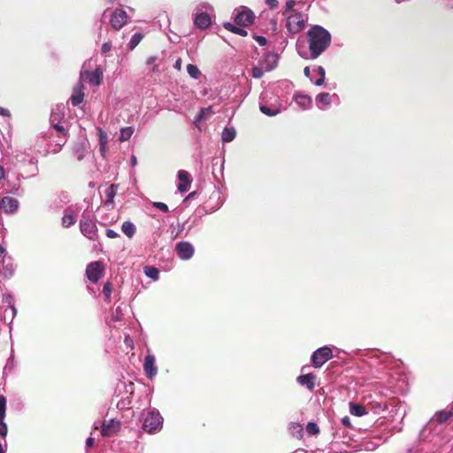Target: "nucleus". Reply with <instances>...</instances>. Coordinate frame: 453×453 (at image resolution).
I'll use <instances>...</instances> for the list:
<instances>
[{"instance_id":"obj_57","label":"nucleus","mask_w":453,"mask_h":453,"mask_svg":"<svg viewBox=\"0 0 453 453\" xmlns=\"http://www.w3.org/2000/svg\"><path fill=\"white\" fill-rule=\"evenodd\" d=\"M4 251L5 250L2 246H0V257L4 255Z\"/></svg>"},{"instance_id":"obj_34","label":"nucleus","mask_w":453,"mask_h":453,"mask_svg":"<svg viewBox=\"0 0 453 453\" xmlns=\"http://www.w3.org/2000/svg\"><path fill=\"white\" fill-rule=\"evenodd\" d=\"M317 101L328 105L331 102V96L328 93H320L317 96Z\"/></svg>"},{"instance_id":"obj_51","label":"nucleus","mask_w":453,"mask_h":453,"mask_svg":"<svg viewBox=\"0 0 453 453\" xmlns=\"http://www.w3.org/2000/svg\"><path fill=\"white\" fill-rule=\"evenodd\" d=\"M0 115L2 116H10V111L8 109L0 106Z\"/></svg>"},{"instance_id":"obj_1","label":"nucleus","mask_w":453,"mask_h":453,"mask_svg":"<svg viewBox=\"0 0 453 453\" xmlns=\"http://www.w3.org/2000/svg\"><path fill=\"white\" fill-rule=\"evenodd\" d=\"M311 58L315 59L322 54L331 43V35L320 26L312 27L307 33Z\"/></svg>"},{"instance_id":"obj_3","label":"nucleus","mask_w":453,"mask_h":453,"mask_svg":"<svg viewBox=\"0 0 453 453\" xmlns=\"http://www.w3.org/2000/svg\"><path fill=\"white\" fill-rule=\"evenodd\" d=\"M80 229L82 234L89 240L95 241L98 238L96 223L87 217L85 213L82 214L80 220Z\"/></svg>"},{"instance_id":"obj_18","label":"nucleus","mask_w":453,"mask_h":453,"mask_svg":"<svg viewBox=\"0 0 453 453\" xmlns=\"http://www.w3.org/2000/svg\"><path fill=\"white\" fill-rule=\"evenodd\" d=\"M452 417H453V409L443 410V411H437L434 414L432 421H434L438 424H443V423L447 422Z\"/></svg>"},{"instance_id":"obj_4","label":"nucleus","mask_w":453,"mask_h":453,"mask_svg":"<svg viewBox=\"0 0 453 453\" xmlns=\"http://www.w3.org/2000/svg\"><path fill=\"white\" fill-rule=\"evenodd\" d=\"M332 357V349L327 346L321 347L313 352L311 357L312 365L315 368H319Z\"/></svg>"},{"instance_id":"obj_49","label":"nucleus","mask_w":453,"mask_h":453,"mask_svg":"<svg viewBox=\"0 0 453 453\" xmlns=\"http://www.w3.org/2000/svg\"><path fill=\"white\" fill-rule=\"evenodd\" d=\"M94 444H95V440H94V438H92V437H88V438L87 439V441H86V445H87V447L91 448V447H93V446H94Z\"/></svg>"},{"instance_id":"obj_61","label":"nucleus","mask_w":453,"mask_h":453,"mask_svg":"<svg viewBox=\"0 0 453 453\" xmlns=\"http://www.w3.org/2000/svg\"><path fill=\"white\" fill-rule=\"evenodd\" d=\"M194 195H195V192H192V193H190V194L188 195V197H194Z\"/></svg>"},{"instance_id":"obj_47","label":"nucleus","mask_w":453,"mask_h":453,"mask_svg":"<svg viewBox=\"0 0 453 453\" xmlns=\"http://www.w3.org/2000/svg\"><path fill=\"white\" fill-rule=\"evenodd\" d=\"M53 127H54L57 131H58V132L62 133L64 135H66L67 132L65 131V129L64 128V127H63V126H60L59 124H55V125H53Z\"/></svg>"},{"instance_id":"obj_46","label":"nucleus","mask_w":453,"mask_h":453,"mask_svg":"<svg viewBox=\"0 0 453 453\" xmlns=\"http://www.w3.org/2000/svg\"><path fill=\"white\" fill-rule=\"evenodd\" d=\"M265 4L271 8L274 9L278 5V0H265Z\"/></svg>"},{"instance_id":"obj_59","label":"nucleus","mask_w":453,"mask_h":453,"mask_svg":"<svg viewBox=\"0 0 453 453\" xmlns=\"http://www.w3.org/2000/svg\"><path fill=\"white\" fill-rule=\"evenodd\" d=\"M154 59H155L154 58H149V59L147 60V64H148V65L151 64V63L154 61Z\"/></svg>"},{"instance_id":"obj_28","label":"nucleus","mask_w":453,"mask_h":453,"mask_svg":"<svg viewBox=\"0 0 453 453\" xmlns=\"http://www.w3.org/2000/svg\"><path fill=\"white\" fill-rule=\"evenodd\" d=\"M143 35L141 33H135L132 35L131 40L128 43V47L130 50H134L142 40Z\"/></svg>"},{"instance_id":"obj_10","label":"nucleus","mask_w":453,"mask_h":453,"mask_svg":"<svg viewBox=\"0 0 453 453\" xmlns=\"http://www.w3.org/2000/svg\"><path fill=\"white\" fill-rule=\"evenodd\" d=\"M19 206V201L12 196H4L0 199V209L5 213L11 214L18 211Z\"/></svg>"},{"instance_id":"obj_21","label":"nucleus","mask_w":453,"mask_h":453,"mask_svg":"<svg viewBox=\"0 0 453 453\" xmlns=\"http://www.w3.org/2000/svg\"><path fill=\"white\" fill-rule=\"evenodd\" d=\"M116 189H117V186L114 184H111L105 189V192H104L105 196H106V199L104 202L105 206L112 205L113 198L116 195Z\"/></svg>"},{"instance_id":"obj_63","label":"nucleus","mask_w":453,"mask_h":453,"mask_svg":"<svg viewBox=\"0 0 453 453\" xmlns=\"http://www.w3.org/2000/svg\"><path fill=\"white\" fill-rule=\"evenodd\" d=\"M274 66H270L269 68H267V71H270L273 68Z\"/></svg>"},{"instance_id":"obj_48","label":"nucleus","mask_w":453,"mask_h":453,"mask_svg":"<svg viewBox=\"0 0 453 453\" xmlns=\"http://www.w3.org/2000/svg\"><path fill=\"white\" fill-rule=\"evenodd\" d=\"M342 424L346 427L351 426L350 419L348 416H345L344 418H342Z\"/></svg>"},{"instance_id":"obj_15","label":"nucleus","mask_w":453,"mask_h":453,"mask_svg":"<svg viewBox=\"0 0 453 453\" xmlns=\"http://www.w3.org/2000/svg\"><path fill=\"white\" fill-rule=\"evenodd\" d=\"M83 88L84 86L81 82L78 83L75 87H73V94L70 97L71 103L73 106H77L82 103L84 99Z\"/></svg>"},{"instance_id":"obj_42","label":"nucleus","mask_w":453,"mask_h":453,"mask_svg":"<svg viewBox=\"0 0 453 453\" xmlns=\"http://www.w3.org/2000/svg\"><path fill=\"white\" fill-rule=\"evenodd\" d=\"M296 5V1L295 0H287L286 3H285V12H284V14L288 12H292V9L293 7Z\"/></svg>"},{"instance_id":"obj_9","label":"nucleus","mask_w":453,"mask_h":453,"mask_svg":"<svg viewBox=\"0 0 453 453\" xmlns=\"http://www.w3.org/2000/svg\"><path fill=\"white\" fill-rule=\"evenodd\" d=\"M178 257L182 260H188L194 255L195 250L192 244L188 242H180L175 247Z\"/></svg>"},{"instance_id":"obj_11","label":"nucleus","mask_w":453,"mask_h":453,"mask_svg":"<svg viewBox=\"0 0 453 453\" xmlns=\"http://www.w3.org/2000/svg\"><path fill=\"white\" fill-rule=\"evenodd\" d=\"M81 77L95 86H99L103 80V71L100 67H96L93 72L81 73Z\"/></svg>"},{"instance_id":"obj_50","label":"nucleus","mask_w":453,"mask_h":453,"mask_svg":"<svg viewBox=\"0 0 453 453\" xmlns=\"http://www.w3.org/2000/svg\"><path fill=\"white\" fill-rule=\"evenodd\" d=\"M317 72H318V73H319V75L320 77H325L326 76V71H325L323 66H319L318 69H317Z\"/></svg>"},{"instance_id":"obj_52","label":"nucleus","mask_w":453,"mask_h":453,"mask_svg":"<svg viewBox=\"0 0 453 453\" xmlns=\"http://www.w3.org/2000/svg\"><path fill=\"white\" fill-rule=\"evenodd\" d=\"M181 65H182V61L180 58H178L174 63V68H176L177 70H180Z\"/></svg>"},{"instance_id":"obj_55","label":"nucleus","mask_w":453,"mask_h":453,"mask_svg":"<svg viewBox=\"0 0 453 453\" xmlns=\"http://www.w3.org/2000/svg\"><path fill=\"white\" fill-rule=\"evenodd\" d=\"M271 58L274 63L276 62V56L274 54H268L266 57V61H269Z\"/></svg>"},{"instance_id":"obj_17","label":"nucleus","mask_w":453,"mask_h":453,"mask_svg":"<svg viewBox=\"0 0 453 453\" xmlns=\"http://www.w3.org/2000/svg\"><path fill=\"white\" fill-rule=\"evenodd\" d=\"M315 375L308 373L297 377L296 380L300 385L305 386L310 390H313L315 388Z\"/></svg>"},{"instance_id":"obj_56","label":"nucleus","mask_w":453,"mask_h":453,"mask_svg":"<svg viewBox=\"0 0 453 453\" xmlns=\"http://www.w3.org/2000/svg\"><path fill=\"white\" fill-rule=\"evenodd\" d=\"M310 67L309 66H306L304 69H303V73L306 77H309L310 76Z\"/></svg>"},{"instance_id":"obj_45","label":"nucleus","mask_w":453,"mask_h":453,"mask_svg":"<svg viewBox=\"0 0 453 453\" xmlns=\"http://www.w3.org/2000/svg\"><path fill=\"white\" fill-rule=\"evenodd\" d=\"M106 236L109 237V238H116L119 236V234L117 232H115L114 230L112 229H107L106 230Z\"/></svg>"},{"instance_id":"obj_26","label":"nucleus","mask_w":453,"mask_h":453,"mask_svg":"<svg viewBox=\"0 0 453 453\" xmlns=\"http://www.w3.org/2000/svg\"><path fill=\"white\" fill-rule=\"evenodd\" d=\"M98 135H99V144H100V151L104 153L107 144V134L102 129L98 128Z\"/></svg>"},{"instance_id":"obj_64","label":"nucleus","mask_w":453,"mask_h":453,"mask_svg":"<svg viewBox=\"0 0 453 453\" xmlns=\"http://www.w3.org/2000/svg\"><path fill=\"white\" fill-rule=\"evenodd\" d=\"M295 1L296 2L297 0H295Z\"/></svg>"},{"instance_id":"obj_25","label":"nucleus","mask_w":453,"mask_h":453,"mask_svg":"<svg viewBox=\"0 0 453 453\" xmlns=\"http://www.w3.org/2000/svg\"><path fill=\"white\" fill-rule=\"evenodd\" d=\"M133 133H134V128L132 127H122L120 129V135L119 137V140L120 142L127 141L130 139Z\"/></svg>"},{"instance_id":"obj_6","label":"nucleus","mask_w":453,"mask_h":453,"mask_svg":"<svg viewBox=\"0 0 453 453\" xmlns=\"http://www.w3.org/2000/svg\"><path fill=\"white\" fill-rule=\"evenodd\" d=\"M162 425V417L158 412H150L144 419L142 427L149 433L157 430Z\"/></svg>"},{"instance_id":"obj_7","label":"nucleus","mask_w":453,"mask_h":453,"mask_svg":"<svg viewBox=\"0 0 453 453\" xmlns=\"http://www.w3.org/2000/svg\"><path fill=\"white\" fill-rule=\"evenodd\" d=\"M127 22V14L122 9H116L110 19V24L114 30L121 29Z\"/></svg>"},{"instance_id":"obj_27","label":"nucleus","mask_w":453,"mask_h":453,"mask_svg":"<svg viewBox=\"0 0 453 453\" xmlns=\"http://www.w3.org/2000/svg\"><path fill=\"white\" fill-rule=\"evenodd\" d=\"M144 273L149 278L154 280H157L159 277V271L153 266H145Z\"/></svg>"},{"instance_id":"obj_5","label":"nucleus","mask_w":453,"mask_h":453,"mask_svg":"<svg viewBox=\"0 0 453 453\" xmlns=\"http://www.w3.org/2000/svg\"><path fill=\"white\" fill-rule=\"evenodd\" d=\"M104 271V264L101 261H95L88 265L86 268V276L91 282L96 283L101 279Z\"/></svg>"},{"instance_id":"obj_8","label":"nucleus","mask_w":453,"mask_h":453,"mask_svg":"<svg viewBox=\"0 0 453 453\" xmlns=\"http://www.w3.org/2000/svg\"><path fill=\"white\" fill-rule=\"evenodd\" d=\"M255 15L253 12L250 9L243 8L236 13L234 22L238 26L248 27L253 23Z\"/></svg>"},{"instance_id":"obj_19","label":"nucleus","mask_w":453,"mask_h":453,"mask_svg":"<svg viewBox=\"0 0 453 453\" xmlns=\"http://www.w3.org/2000/svg\"><path fill=\"white\" fill-rule=\"evenodd\" d=\"M288 431L291 434V435L296 440H301L303 436V426L299 423H291L288 427Z\"/></svg>"},{"instance_id":"obj_23","label":"nucleus","mask_w":453,"mask_h":453,"mask_svg":"<svg viewBox=\"0 0 453 453\" xmlns=\"http://www.w3.org/2000/svg\"><path fill=\"white\" fill-rule=\"evenodd\" d=\"M223 27L226 30H228V31H230V32H232L234 34L239 35L241 36H246L248 35L246 30H244L243 28L238 27L237 26H234V25H233L230 22H225L223 24Z\"/></svg>"},{"instance_id":"obj_35","label":"nucleus","mask_w":453,"mask_h":453,"mask_svg":"<svg viewBox=\"0 0 453 453\" xmlns=\"http://www.w3.org/2000/svg\"><path fill=\"white\" fill-rule=\"evenodd\" d=\"M6 410V398L4 395H0V419H4Z\"/></svg>"},{"instance_id":"obj_20","label":"nucleus","mask_w":453,"mask_h":453,"mask_svg":"<svg viewBox=\"0 0 453 453\" xmlns=\"http://www.w3.org/2000/svg\"><path fill=\"white\" fill-rule=\"evenodd\" d=\"M349 411L352 415L357 417H362L367 414L366 408L364 405L353 403H349Z\"/></svg>"},{"instance_id":"obj_14","label":"nucleus","mask_w":453,"mask_h":453,"mask_svg":"<svg viewBox=\"0 0 453 453\" xmlns=\"http://www.w3.org/2000/svg\"><path fill=\"white\" fill-rule=\"evenodd\" d=\"M178 179L180 180L178 190L181 193L187 192L192 182L190 174L187 171L180 170L178 172Z\"/></svg>"},{"instance_id":"obj_58","label":"nucleus","mask_w":453,"mask_h":453,"mask_svg":"<svg viewBox=\"0 0 453 453\" xmlns=\"http://www.w3.org/2000/svg\"><path fill=\"white\" fill-rule=\"evenodd\" d=\"M65 143V141H58V143H57V145H58V146H60V147H61V146H62V145H64Z\"/></svg>"},{"instance_id":"obj_41","label":"nucleus","mask_w":453,"mask_h":453,"mask_svg":"<svg viewBox=\"0 0 453 453\" xmlns=\"http://www.w3.org/2000/svg\"><path fill=\"white\" fill-rule=\"evenodd\" d=\"M8 428L4 419H0V435L5 437L7 435Z\"/></svg>"},{"instance_id":"obj_2","label":"nucleus","mask_w":453,"mask_h":453,"mask_svg":"<svg viewBox=\"0 0 453 453\" xmlns=\"http://www.w3.org/2000/svg\"><path fill=\"white\" fill-rule=\"evenodd\" d=\"M288 32L297 34L305 27V19L302 12L292 11L287 17V25Z\"/></svg>"},{"instance_id":"obj_62","label":"nucleus","mask_w":453,"mask_h":453,"mask_svg":"<svg viewBox=\"0 0 453 453\" xmlns=\"http://www.w3.org/2000/svg\"><path fill=\"white\" fill-rule=\"evenodd\" d=\"M133 163L135 164L136 163V158L135 157H133Z\"/></svg>"},{"instance_id":"obj_40","label":"nucleus","mask_w":453,"mask_h":453,"mask_svg":"<svg viewBox=\"0 0 453 453\" xmlns=\"http://www.w3.org/2000/svg\"><path fill=\"white\" fill-rule=\"evenodd\" d=\"M252 76L256 79L262 78L264 76V71L262 68L258 66H255L252 68Z\"/></svg>"},{"instance_id":"obj_33","label":"nucleus","mask_w":453,"mask_h":453,"mask_svg":"<svg viewBox=\"0 0 453 453\" xmlns=\"http://www.w3.org/2000/svg\"><path fill=\"white\" fill-rule=\"evenodd\" d=\"M260 111L261 112H263L264 114L269 116V117H273V116H275L276 114L279 113V110L277 109H272L266 105H261L260 106Z\"/></svg>"},{"instance_id":"obj_12","label":"nucleus","mask_w":453,"mask_h":453,"mask_svg":"<svg viewBox=\"0 0 453 453\" xmlns=\"http://www.w3.org/2000/svg\"><path fill=\"white\" fill-rule=\"evenodd\" d=\"M143 370L149 379H153L157 373L156 358L152 355H147L144 358Z\"/></svg>"},{"instance_id":"obj_32","label":"nucleus","mask_w":453,"mask_h":453,"mask_svg":"<svg viewBox=\"0 0 453 453\" xmlns=\"http://www.w3.org/2000/svg\"><path fill=\"white\" fill-rule=\"evenodd\" d=\"M75 223V219L72 214H65L62 218V226L64 227H69Z\"/></svg>"},{"instance_id":"obj_39","label":"nucleus","mask_w":453,"mask_h":453,"mask_svg":"<svg viewBox=\"0 0 453 453\" xmlns=\"http://www.w3.org/2000/svg\"><path fill=\"white\" fill-rule=\"evenodd\" d=\"M152 205H153L155 208H157V209H158V210L162 211L163 212H168V211H169V208H168V206H167L165 203H162V202H154V203H152Z\"/></svg>"},{"instance_id":"obj_38","label":"nucleus","mask_w":453,"mask_h":453,"mask_svg":"<svg viewBox=\"0 0 453 453\" xmlns=\"http://www.w3.org/2000/svg\"><path fill=\"white\" fill-rule=\"evenodd\" d=\"M209 113H211V108H202L196 119V121H200L201 119L206 118L207 114Z\"/></svg>"},{"instance_id":"obj_29","label":"nucleus","mask_w":453,"mask_h":453,"mask_svg":"<svg viewBox=\"0 0 453 453\" xmlns=\"http://www.w3.org/2000/svg\"><path fill=\"white\" fill-rule=\"evenodd\" d=\"M296 102L303 108H308L311 104V98L308 96H297Z\"/></svg>"},{"instance_id":"obj_16","label":"nucleus","mask_w":453,"mask_h":453,"mask_svg":"<svg viewBox=\"0 0 453 453\" xmlns=\"http://www.w3.org/2000/svg\"><path fill=\"white\" fill-rule=\"evenodd\" d=\"M195 26L200 29H206L211 26V17L206 12L196 14L194 19Z\"/></svg>"},{"instance_id":"obj_43","label":"nucleus","mask_w":453,"mask_h":453,"mask_svg":"<svg viewBox=\"0 0 453 453\" xmlns=\"http://www.w3.org/2000/svg\"><path fill=\"white\" fill-rule=\"evenodd\" d=\"M254 39L257 42L260 46H265L267 43V40L265 36L255 35Z\"/></svg>"},{"instance_id":"obj_30","label":"nucleus","mask_w":453,"mask_h":453,"mask_svg":"<svg viewBox=\"0 0 453 453\" xmlns=\"http://www.w3.org/2000/svg\"><path fill=\"white\" fill-rule=\"evenodd\" d=\"M188 73L194 79H198L201 75V72L198 67L195 65L188 64L187 65Z\"/></svg>"},{"instance_id":"obj_37","label":"nucleus","mask_w":453,"mask_h":453,"mask_svg":"<svg viewBox=\"0 0 453 453\" xmlns=\"http://www.w3.org/2000/svg\"><path fill=\"white\" fill-rule=\"evenodd\" d=\"M3 302L5 303L9 307H11L13 311H16L13 303V297L12 295L4 296Z\"/></svg>"},{"instance_id":"obj_44","label":"nucleus","mask_w":453,"mask_h":453,"mask_svg":"<svg viewBox=\"0 0 453 453\" xmlns=\"http://www.w3.org/2000/svg\"><path fill=\"white\" fill-rule=\"evenodd\" d=\"M111 50V43L110 42H104L102 45L101 51L102 53H107Z\"/></svg>"},{"instance_id":"obj_36","label":"nucleus","mask_w":453,"mask_h":453,"mask_svg":"<svg viewBox=\"0 0 453 453\" xmlns=\"http://www.w3.org/2000/svg\"><path fill=\"white\" fill-rule=\"evenodd\" d=\"M111 283L109 281L105 282L103 288V293L105 296L106 299H110L111 295Z\"/></svg>"},{"instance_id":"obj_31","label":"nucleus","mask_w":453,"mask_h":453,"mask_svg":"<svg viewBox=\"0 0 453 453\" xmlns=\"http://www.w3.org/2000/svg\"><path fill=\"white\" fill-rule=\"evenodd\" d=\"M306 431L311 435H316L319 433V427L316 423L309 422L306 426Z\"/></svg>"},{"instance_id":"obj_24","label":"nucleus","mask_w":453,"mask_h":453,"mask_svg":"<svg viewBox=\"0 0 453 453\" xmlns=\"http://www.w3.org/2000/svg\"><path fill=\"white\" fill-rule=\"evenodd\" d=\"M236 135L235 129L234 127H225L222 132V141L224 142H232Z\"/></svg>"},{"instance_id":"obj_60","label":"nucleus","mask_w":453,"mask_h":453,"mask_svg":"<svg viewBox=\"0 0 453 453\" xmlns=\"http://www.w3.org/2000/svg\"><path fill=\"white\" fill-rule=\"evenodd\" d=\"M0 453H4V450L1 443H0Z\"/></svg>"},{"instance_id":"obj_54","label":"nucleus","mask_w":453,"mask_h":453,"mask_svg":"<svg viewBox=\"0 0 453 453\" xmlns=\"http://www.w3.org/2000/svg\"><path fill=\"white\" fill-rule=\"evenodd\" d=\"M5 177V171H4V168L0 165V180L4 179Z\"/></svg>"},{"instance_id":"obj_53","label":"nucleus","mask_w":453,"mask_h":453,"mask_svg":"<svg viewBox=\"0 0 453 453\" xmlns=\"http://www.w3.org/2000/svg\"><path fill=\"white\" fill-rule=\"evenodd\" d=\"M324 81H325V77H319V79H318L316 81H315V85L316 86H321L324 84Z\"/></svg>"},{"instance_id":"obj_13","label":"nucleus","mask_w":453,"mask_h":453,"mask_svg":"<svg viewBox=\"0 0 453 453\" xmlns=\"http://www.w3.org/2000/svg\"><path fill=\"white\" fill-rule=\"evenodd\" d=\"M120 428V422L115 419L104 420L102 425L101 434L108 437L115 434Z\"/></svg>"},{"instance_id":"obj_22","label":"nucleus","mask_w":453,"mask_h":453,"mask_svg":"<svg viewBox=\"0 0 453 453\" xmlns=\"http://www.w3.org/2000/svg\"><path fill=\"white\" fill-rule=\"evenodd\" d=\"M121 230L128 238H132L136 232V227L131 221H125L121 226Z\"/></svg>"}]
</instances>
